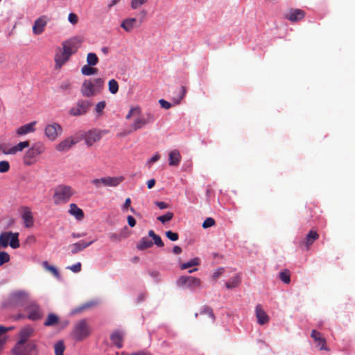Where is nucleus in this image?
Segmentation results:
<instances>
[{
	"label": "nucleus",
	"mask_w": 355,
	"mask_h": 355,
	"mask_svg": "<svg viewBox=\"0 0 355 355\" xmlns=\"http://www.w3.org/2000/svg\"><path fill=\"white\" fill-rule=\"evenodd\" d=\"M29 302V293L23 290H17L12 292L6 302V306H26Z\"/></svg>",
	"instance_id": "1"
},
{
	"label": "nucleus",
	"mask_w": 355,
	"mask_h": 355,
	"mask_svg": "<svg viewBox=\"0 0 355 355\" xmlns=\"http://www.w3.org/2000/svg\"><path fill=\"white\" fill-rule=\"evenodd\" d=\"M45 147L43 143L37 142L34 144L25 153L23 157V162L26 166H31L35 163V157L44 153Z\"/></svg>",
	"instance_id": "2"
},
{
	"label": "nucleus",
	"mask_w": 355,
	"mask_h": 355,
	"mask_svg": "<svg viewBox=\"0 0 355 355\" xmlns=\"http://www.w3.org/2000/svg\"><path fill=\"white\" fill-rule=\"evenodd\" d=\"M71 334L77 341H81L88 337L90 331L87 320L83 319L76 322Z\"/></svg>",
	"instance_id": "3"
},
{
	"label": "nucleus",
	"mask_w": 355,
	"mask_h": 355,
	"mask_svg": "<svg viewBox=\"0 0 355 355\" xmlns=\"http://www.w3.org/2000/svg\"><path fill=\"white\" fill-rule=\"evenodd\" d=\"M124 180V178L123 176L119 177H110L106 176L101 178H96L91 181V183L94 185L96 189H98L101 187H117L121 182Z\"/></svg>",
	"instance_id": "4"
},
{
	"label": "nucleus",
	"mask_w": 355,
	"mask_h": 355,
	"mask_svg": "<svg viewBox=\"0 0 355 355\" xmlns=\"http://www.w3.org/2000/svg\"><path fill=\"white\" fill-rule=\"evenodd\" d=\"M12 353V355H38V347L35 341L31 340L25 346L15 344Z\"/></svg>",
	"instance_id": "5"
},
{
	"label": "nucleus",
	"mask_w": 355,
	"mask_h": 355,
	"mask_svg": "<svg viewBox=\"0 0 355 355\" xmlns=\"http://www.w3.org/2000/svg\"><path fill=\"white\" fill-rule=\"evenodd\" d=\"M19 233L12 232H5L0 234V246L6 248L8 245L13 249L19 247V241L18 239Z\"/></svg>",
	"instance_id": "6"
},
{
	"label": "nucleus",
	"mask_w": 355,
	"mask_h": 355,
	"mask_svg": "<svg viewBox=\"0 0 355 355\" xmlns=\"http://www.w3.org/2000/svg\"><path fill=\"white\" fill-rule=\"evenodd\" d=\"M92 105V103L89 101L80 99L69 110V113L73 116H83L87 113Z\"/></svg>",
	"instance_id": "7"
},
{
	"label": "nucleus",
	"mask_w": 355,
	"mask_h": 355,
	"mask_svg": "<svg viewBox=\"0 0 355 355\" xmlns=\"http://www.w3.org/2000/svg\"><path fill=\"white\" fill-rule=\"evenodd\" d=\"M73 195L71 187L67 185H59L56 187L53 196L56 203L67 201Z\"/></svg>",
	"instance_id": "8"
},
{
	"label": "nucleus",
	"mask_w": 355,
	"mask_h": 355,
	"mask_svg": "<svg viewBox=\"0 0 355 355\" xmlns=\"http://www.w3.org/2000/svg\"><path fill=\"white\" fill-rule=\"evenodd\" d=\"M83 42V39L80 36H76L62 42L63 51L65 54L70 56L75 53Z\"/></svg>",
	"instance_id": "9"
},
{
	"label": "nucleus",
	"mask_w": 355,
	"mask_h": 355,
	"mask_svg": "<svg viewBox=\"0 0 355 355\" xmlns=\"http://www.w3.org/2000/svg\"><path fill=\"white\" fill-rule=\"evenodd\" d=\"M25 310L28 313V319L31 320H38L42 317L40 307L35 302L29 301L25 306Z\"/></svg>",
	"instance_id": "10"
},
{
	"label": "nucleus",
	"mask_w": 355,
	"mask_h": 355,
	"mask_svg": "<svg viewBox=\"0 0 355 355\" xmlns=\"http://www.w3.org/2000/svg\"><path fill=\"white\" fill-rule=\"evenodd\" d=\"M62 132V126L57 123L47 125L44 129L45 136L50 141H55Z\"/></svg>",
	"instance_id": "11"
},
{
	"label": "nucleus",
	"mask_w": 355,
	"mask_h": 355,
	"mask_svg": "<svg viewBox=\"0 0 355 355\" xmlns=\"http://www.w3.org/2000/svg\"><path fill=\"white\" fill-rule=\"evenodd\" d=\"M35 329L31 325H26L21 328L19 332V340L16 343L18 345L26 344L28 338L33 337L35 334Z\"/></svg>",
	"instance_id": "12"
},
{
	"label": "nucleus",
	"mask_w": 355,
	"mask_h": 355,
	"mask_svg": "<svg viewBox=\"0 0 355 355\" xmlns=\"http://www.w3.org/2000/svg\"><path fill=\"white\" fill-rule=\"evenodd\" d=\"M80 92L85 97L89 98L96 95V92L93 86V83L90 80H85L81 87Z\"/></svg>",
	"instance_id": "13"
},
{
	"label": "nucleus",
	"mask_w": 355,
	"mask_h": 355,
	"mask_svg": "<svg viewBox=\"0 0 355 355\" xmlns=\"http://www.w3.org/2000/svg\"><path fill=\"white\" fill-rule=\"evenodd\" d=\"M318 234L315 231L311 230L307 234L306 238L300 242V245L301 247L305 246L306 249L308 250L313 243L318 239Z\"/></svg>",
	"instance_id": "14"
},
{
	"label": "nucleus",
	"mask_w": 355,
	"mask_h": 355,
	"mask_svg": "<svg viewBox=\"0 0 355 355\" xmlns=\"http://www.w3.org/2000/svg\"><path fill=\"white\" fill-rule=\"evenodd\" d=\"M120 26L126 32L130 33L132 31L134 28L139 27V24H137V19L135 17H128L123 19Z\"/></svg>",
	"instance_id": "15"
},
{
	"label": "nucleus",
	"mask_w": 355,
	"mask_h": 355,
	"mask_svg": "<svg viewBox=\"0 0 355 355\" xmlns=\"http://www.w3.org/2000/svg\"><path fill=\"white\" fill-rule=\"evenodd\" d=\"M47 24L46 17L41 16L37 18L34 23V26H33V31L35 35L41 34L44 30V27Z\"/></svg>",
	"instance_id": "16"
},
{
	"label": "nucleus",
	"mask_w": 355,
	"mask_h": 355,
	"mask_svg": "<svg viewBox=\"0 0 355 355\" xmlns=\"http://www.w3.org/2000/svg\"><path fill=\"white\" fill-rule=\"evenodd\" d=\"M311 338L314 340V341L317 343V347L320 350H327L328 349L326 347V340L322 337L321 334L313 329L311 334Z\"/></svg>",
	"instance_id": "17"
},
{
	"label": "nucleus",
	"mask_w": 355,
	"mask_h": 355,
	"mask_svg": "<svg viewBox=\"0 0 355 355\" xmlns=\"http://www.w3.org/2000/svg\"><path fill=\"white\" fill-rule=\"evenodd\" d=\"M305 15L304 10L300 9H291L286 15V18L291 21L295 22L302 19Z\"/></svg>",
	"instance_id": "18"
},
{
	"label": "nucleus",
	"mask_w": 355,
	"mask_h": 355,
	"mask_svg": "<svg viewBox=\"0 0 355 355\" xmlns=\"http://www.w3.org/2000/svg\"><path fill=\"white\" fill-rule=\"evenodd\" d=\"M101 138V132L96 130H89L87 132L85 144L87 146H92Z\"/></svg>",
	"instance_id": "19"
},
{
	"label": "nucleus",
	"mask_w": 355,
	"mask_h": 355,
	"mask_svg": "<svg viewBox=\"0 0 355 355\" xmlns=\"http://www.w3.org/2000/svg\"><path fill=\"white\" fill-rule=\"evenodd\" d=\"M94 241H91L89 242H86L85 241H80L79 242L73 243L69 245V248L71 249V252L72 254H77L78 252L83 250L85 248L91 245Z\"/></svg>",
	"instance_id": "20"
},
{
	"label": "nucleus",
	"mask_w": 355,
	"mask_h": 355,
	"mask_svg": "<svg viewBox=\"0 0 355 355\" xmlns=\"http://www.w3.org/2000/svg\"><path fill=\"white\" fill-rule=\"evenodd\" d=\"M75 144L76 141L72 139L71 137H69L57 144L55 149L59 152H66L68 151Z\"/></svg>",
	"instance_id": "21"
},
{
	"label": "nucleus",
	"mask_w": 355,
	"mask_h": 355,
	"mask_svg": "<svg viewBox=\"0 0 355 355\" xmlns=\"http://www.w3.org/2000/svg\"><path fill=\"white\" fill-rule=\"evenodd\" d=\"M256 317L259 324H265L268 322L269 317L262 309L261 305L257 304L255 308Z\"/></svg>",
	"instance_id": "22"
},
{
	"label": "nucleus",
	"mask_w": 355,
	"mask_h": 355,
	"mask_svg": "<svg viewBox=\"0 0 355 355\" xmlns=\"http://www.w3.org/2000/svg\"><path fill=\"white\" fill-rule=\"evenodd\" d=\"M22 209L23 212L21 218L24 220L25 227L28 228L33 227L34 224V220L31 211L27 207H23Z\"/></svg>",
	"instance_id": "23"
},
{
	"label": "nucleus",
	"mask_w": 355,
	"mask_h": 355,
	"mask_svg": "<svg viewBox=\"0 0 355 355\" xmlns=\"http://www.w3.org/2000/svg\"><path fill=\"white\" fill-rule=\"evenodd\" d=\"M36 121H32L29 123L24 125L19 128H18L16 130V134L19 136L24 135L28 133H31L35 132V126L36 125Z\"/></svg>",
	"instance_id": "24"
},
{
	"label": "nucleus",
	"mask_w": 355,
	"mask_h": 355,
	"mask_svg": "<svg viewBox=\"0 0 355 355\" xmlns=\"http://www.w3.org/2000/svg\"><path fill=\"white\" fill-rule=\"evenodd\" d=\"M29 146L30 143L28 141H21L8 150H3V154L14 155L17 152L22 151L24 148L29 147Z\"/></svg>",
	"instance_id": "25"
},
{
	"label": "nucleus",
	"mask_w": 355,
	"mask_h": 355,
	"mask_svg": "<svg viewBox=\"0 0 355 355\" xmlns=\"http://www.w3.org/2000/svg\"><path fill=\"white\" fill-rule=\"evenodd\" d=\"M181 158L179 150L174 149L169 153L168 164L172 166H177L180 164Z\"/></svg>",
	"instance_id": "26"
},
{
	"label": "nucleus",
	"mask_w": 355,
	"mask_h": 355,
	"mask_svg": "<svg viewBox=\"0 0 355 355\" xmlns=\"http://www.w3.org/2000/svg\"><path fill=\"white\" fill-rule=\"evenodd\" d=\"M69 57L70 55L65 54L64 51L62 53H56L55 55V69H60L68 61Z\"/></svg>",
	"instance_id": "27"
},
{
	"label": "nucleus",
	"mask_w": 355,
	"mask_h": 355,
	"mask_svg": "<svg viewBox=\"0 0 355 355\" xmlns=\"http://www.w3.org/2000/svg\"><path fill=\"white\" fill-rule=\"evenodd\" d=\"M110 340L117 348L120 349L123 347V334L121 331H114L110 336Z\"/></svg>",
	"instance_id": "28"
},
{
	"label": "nucleus",
	"mask_w": 355,
	"mask_h": 355,
	"mask_svg": "<svg viewBox=\"0 0 355 355\" xmlns=\"http://www.w3.org/2000/svg\"><path fill=\"white\" fill-rule=\"evenodd\" d=\"M69 213L71 215L75 216L76 218L78 220H81L84 218L83 211L74 203L70 205Z\"/></svg>",
	"instance_id": "29"
},
{
	"label": "nucleus",
	"mask_w": 355,
	"mask_h": 355,
	"mask_svg": "<svg viewBox=\"0 0 355 355\" xmlns=\"http://www.w3.org/2000/svg\"><path fill=\"white\" fill-rule=\"evenodd\" d=\"M97 304V302H95V301H90V302H87L82 305H80V306L73 309L71 311V315H75L76 313H80L87 309H89L91 307H93L94 306H96Z\"/></svg>",
	"instance_id": "30"
},
{
	"label": "nucleus",
	"mask_w": 355,
	"mask_h": 355,
	"mask_svg": "<svg viewBox=\"0 0 355 355\" xmlns=\"http://www.w3.org/2000/svg\"><path fill=\"white\" fill-rule=\"evenodd\" d=\"M153 243L146 237H143L137 243V248L139 250H144L153 246Z\"/></svg>",
	"instance_id": "31"
},
{
	"label": "nucleus",
	"mask_w": 355,
	"mask_h": 355,
	"mask_svg": "<svg viewBox=\"0 0 355 355\" xmlns=\"http://www.w3.org/2000/svg\"><path fill=\"white\" fill-rule=\"evenodd\" d=\"M241 277L239 275H236L235 276L231 277L226 283V288L228 289H232L237 287L241 283Z\"/></svg>",
	"instance_id": "32"
},
{
	"label": "nucleus",
	"mask_w": 355,
	"mask_h": 355,
	"mask_svg": "<svg viewBox=\"0 0 355 355\" xmlns=\"http://www.w3.org/2000/svg\"><path fill=\"white\" fill-rule=\"evenodd\" d=\"M58 321V316L55 313H51L47 315L46 320L44 322V325L46 327H52L55 325Z\"/></svg>",
	"instance_id": "33"
},
{
	"label": "nucleus",
	"mask_w": 355,
	"mask_h": 355,
	"mask_svg": "<svg viewBox=\"0 0 355 355\" xmlns=\"http://www.w3.org/2000/svg\"><path fill=\"white\" fill-rule=\"evenodd\" d=\"M42 265H43V267L46 270H47L50 271L51 272H52V274L57 279H60V274L59 271L58 270V269L55 266L49 265V263L46 261H44Z\"/></svg>",
	"instance_id": "34"
},
{
	"label": "nucleus",
	"mask_w": 355,
	"mask_h": 355,
	"mask_svg": "<svg viewBox=\"0 0 355 355\" xmlns=\"http://www.w3.org/2000/svg\"><path fill=\"white\" fill-rule=\"evenodd\" d=\"M199 264H200V259L198 257H196L194 259H191L188 262L181 264L180 268L181 270H185V269H187V268L193 267V266H198Z\"/></svg>",
	"instance_id": "35"
},
{
	"label": "nucleus",
	"mask_w": 355,
	"mask_h": 355,
	"mask_svg": "<svg viewBox=\"0 0 355 355\" xmlns=\"http://www.w3.org/2000/svg\"><path fill=\"white\" fill-rule=\"evenodd\" d=\"M147 123L143 118H138L135 120L134 123L131 125V128L133 131H136L142 128Z\"/></svg>",
	"instance_id": "36"
},
{
	"label": "nucleus",
	"mask_w": 355,
	"mask_h": 355,
	"mask_svg": "<svg viewBox=\"0 0 355 355\" xmlns=\"http://www.w3.org/2000/svg\"><path fill=\"white\" fill-rule=\"evenodd\" d=\"M65 346L63 340H59L54 345L55 355H63Z\"/></svg>",
	"instance_id": "37"
},
{
	"label": "nucleus",
	"mask_w": 355,
	"mask_h": 355,
	"mask_svg": "<svg viewBox=\"0 0 355 355\" xmlns=\"http://www.w3.org/2000/svg\"><path fill=\"white\" fill-rule=\"evenodd\" d=\"M98 69L96 68L92 67L88 64L84 65L81 69V73L85 76H91L96 73Z\"/></svg>",
	"instance_id": "38"
},
{
	"label": "nucleus",
	"mask_w": 355,
	"mask_h": 355,
	"mask_svg": "<svg viewBox=\"0 0 355 355\" xmlns=\"http://www.w3.org/2000/svg\"><path fill=\"white\" fill-rule=\"evenodd\" d=\"M280 279L286 284L291 282V274L290 271L287 269L283 270L279 272Z\"/></svg>",
	"instance_id": "39"
},
{
	"label": "nucleus",
	"mask_w": 355,
	"mask_h": 355,
	"mask_svg": "<svg viewBox=\"0 0 355 355\" xmlns=\"http://www.w3.org/2000/svg\"><path fill=\"white\" fill-rule=\"evenodd\" d=\"M92 83H93V86L94 87V89L96 92V94H98V93L101 92V89L103 88L104 80L101 78H98L94 79V81Z\"/></svg>",
	"instance_id": "40"
},
{
	"label": "nucleus",
	"mask_w": 355,
	"mask_h": 355,
	"mask_svg": "<svg viewBox=\"0 0 355 355\" xmlns=\"http://www.w3.org/2000/svg\"><path fill=\"white\" fill-rule=\"evenodd\" d=\"M87 64L89 66H95L98 62L97 55L94 53H89L87 56Z\"/></svg>",
	"instance_id": "41"
},
{
	"label": "nucleus",
	"mask_w": 355,
	"mask_h": 355,
	"mask_svg": "<svg viewBox=\"0 0 355 355\" xmlns=\"http://www.w3.org/2000/svg\"><path fill=\"white\" fill-rule=\"evenodd\" d=\"M108 88H109V92L111 94H116L119 91V84H118L117 81L115 80L114 79L110 80L108 83Z\"/></svg>",
	"instance_id": "42"
},
{
	"label": "nucleus",
	"mask_w": 355,
	"mask_h": 355,
	"mask_svg": "<svg viewBox=\"0 0 355 355\" xmlns=\"http://www.w3.org/2000/svg\"><path fill=\"white\" fill-rule=\"evenodd\" d=\"M141 114V110L140 107H139V106L132 107L130 109L128 114L126 115L125 119L128 120L133 115H135V116H140Z\"/></svg>",
	"instance_id": "43"
},
{
	"label": "nucleus",
	"mask_w": 355,
	"mask_h": 355,
	"mask_svg": "<svg viewBox=\"0 0 355 355\" xmlns=\"http://www.w3.org/2000/svg\"><path fill=\"white\" fill-rule=\"evenodd\" d=\"M200 314L208 315L213 322L215 321V315L214 314L213 309L208 306H203Z\"/></svg>",
	"instance_id": "44"
},
{
	"label": "nucleus",
	"mask_w": 355,
	"mask_h": 355,
	"mask_svg": "<svg viewBox=\"0 0 355 355\" xmlns=\"http://www.w3.org/2000/svg\"><path fill=\"white\" fill-rule=\"evenodd\" d=\"M200 285V280L198 278L189 276V281L187 286L190 288L199 287Z\"/></svg>",
	"instance_id": "45"
},
{
	"label": "nucleus",
	"mask_w": 355,
	"mask_h": 355,
	"mask_svg": "<svg viewBox=\"0 0 355 355\" xmlns=\"http://www.w3.org/2000/svg\"><path fill=\"white\" fill-rule=\"evenodd\" d=\"M87 132L80 130L74 136L71 137L72 139L76 141V144L82 139H85L86 141Z\"/></svg>",
	"instance_id": "46"
},
{
	"label": "nucleus",
	"mask_w": 355,
	"mask_h": 355,
	"mask_svg": "<svg viewBox=\"0 0 355 355\" xmlns=\"http://www.w3.org/2000/svg\"><path fill=\"white\" fill-rule=\"evenodd\" d=\"M173 214L172 212H167L166 214L157 217V220L162 223L164 224L173 218Z\"/></svg>",
	"instance_id": "47"
},
{
	"label": "nucleus",
	"mask_w": 355,
	"mask_h": 355,
	"mask_svg": "<svg viewBox=\"0 0 355 355\" xmlns=\"http://www.w3.org/2000/svg\"><path fill=\"white\" fill-rule=\"evenodd\" d=\"M148 0H132L130 6L133 10L138 9L140 6L145 4Z\"/></svg>",
	"instance_id": "48"
},
{
	"label": "nucleus",
	"mask_w": 355,
	"mask_h": 355,
	"mask_svg": "<svg viewBox=\"0 0 355 355\" xmlns=\"http://www.w3.org/2000/svg\"><path fill=\"white\" fill-rule=\"evenodd\" d=\"M105 105L106 103L104 101H100L96 105L95 111L98 115H101L103 114V110L105 107Z\"/></svg>",
	"instance_id": "49"
},
{
	"label": "nucleus",
	"mask_w": 355,
	"mask_h": 355,
	"mask_svg": "<svg viewBox=\"0 0 355 355\" xmlns=\"http://www.w3.org/2000/svg\"><path fill=\"white\" fill-rule=\"evenodd\" d=\"M10 261V255L6 252H0V266Z\"/></svg>",
	"instance_id": "50"
},
{
	"label": "nucleus",
	"mask_w": 355,
	"mask_h": 355,
	"mask_svg": "<svg viewBox=\"0 0 355 355\" xmlns=\"http://www.w3.org/2000/svg\"><path fill=\"white\" fill-rule=\"evenodd\" d=\"M10 169V164L8 161L0 162V173H6Z\"/></svg>",
	"instance_id": "51"
},
{
	"label": "nucleus",
	"mask_w": 355,
	"mask_h": 355,
	"mask_svg": "<svg viewBox=\"0 0 355 355\" xmlns=\"http://www.w3.org/2000/svg\"><path fill=\"white\" fill-rule=\"evenodd\" d=\"M215 225V220L212 218H207L203 223H202V227L205 229L211 227Z\"/></svg>",
	"instance_id": "52"
},
{
	"label": "nucleus",
	"mask_w": 355,
	"mask_h": 355,
	"mask_svg": "<svg viewBox=\"0 0 355 355\" xmlns=\"http://www.w3.org/2000/svg\"><path fill=\"white\" fill-rule=\"evenodd\" d=\"M165 234L166 237L172 241H175L179 239L178 234L171 230L166 232Z\"/></svg>",
	"instance_id": "53"
},
{
	"label": "nucleus",
	"mask_w": 355,
	"mask_h": 355,
	"mask_svg": "<svg viewBox=\"0 0 355 355\" xmlns=\"http://www.w3.org/2000/svg\"><path fill=\"white\" fill-rule=\"evenodd\" d=\"M189 281V276H181L177 281V284L179 286H187Z\"/></svg>",
	"instance_id": "54"
},
{
	"label": "nucleus",
	"mask_w": 355,
	"mask_h": 355,
	"mask_svg": "<svg viewBox=\"0 0 355 355\" xmlns=\"http://www.w3.org/2000/svg\"><path fill=\"white\" fill-rule=\"evenodd\" d=\"M144 119L147 124L150 123H153L155 120V115L150 112H146V118H144Z\"/></svg>",
	"instance_id": "55"
},
{
	"label": "nucleus",
	"mask_w": 355,
	"mask_h": 355,
	"mask_svg": "<svg viewBox=\"0 0 355 355\" xmlns=\"http://www.w3.org/2000/svg\"><path fill=\"white\" fill-rule=\"evenodd\" d=\"M69 270L73 272H79L81 270V263L80 262L73 264V266L67 267Z\"/></svg>",
	"instance_id": "56"
},
{
	"label": "nucleus",
	"mask_w": 355,
	"mask_h": 355,
	"mask_svg": "<svg viewBox=\"0 0 355 355\" xmlns=\"http://www.w3.org/2000/svg\"><path fill=\"white\" fill-rule=\"evenodd\" d=\"M68 20L72 24H76L78 23V16L75 13H70L68 17Z\"/></svg>",
	"instance_id": "57"
},
{
	"label": "nucleus",
	"mask_w": 355,
	"mask_h": 355,
	"mask_svg": "<svg viewBox=\"0 0 355 355\" xmlns=\"http://www.w3.org/2000/svg\"><path fill=\"white\" fill-rule=\"evenodd\" d=\"M153 241H154V243L157 246V247H163L164 246V243L161 239V237L159 236V235H156L154 238H153Z\"/></svg>",
	"instance_id": "58"
},
{
	"label": "nucleus",
	"mask_w": 355,
	"mask_h": 355,
	"mask_svg": "<svg viewBox=\"0 0 355 355\" xmlns=\"http://www.w3.org/2000/svg\"><path fill=\"white\" fill-rule=\"evenodd\" d=\"M139 24L140 25L143 21H145L146 16H147V11L146 10H142L139 13Z\"/></svg>",
	"instance_id": "59"
},
{
	"label": "nucleus",
	"mask_w": 355,
	"mask_h": 355,
	"mask_svg": "<svg viewBox=\"0 0 355 355\" xmlns=\"http://www.w3.org/2000/svg\"><path fill=\"white\" fill-rule=\"evenodd\" d=\"M159 103L160 104L162 107L166 110H168L169 108L171 107V104L169 102L165 101L164 99L159 100Z\"/></svg>",
	"instance_id": "60"
},
{
	"label": "nucleus",
	"mask_w": 355,
	"mask_h": 355,
	"mask_svg": "<svg viewBox=\"0 0 355 355\" xmlns=\"http://www.w3.org/2000/svg\"><path fill=\"white\" fill-rule=\"evenodd\" d=\"M155 204L160 209H166L168 207L169 205L166 203L165 202H159V201H156L155 202Z\"/></svg>",
	"instance_id": "61"
},
{
	"label": "nucleus",
	"mask_w": 355,
	"mask_h": 355,
	"mask_svg": "<svg viewBox=\"0 0 355 355\" xmlns=\"http://www.w3.org/2000/svg\"><path fill=\"white\" fill-rule=\"evenodd\" d=\"M130 204H131L130 198H126L124 204L122 205V210L125 211L128 209H129L130 207H131Z\"/></svg>",
	"instance_id": "62"
},
{
	"label": "nucleus",
	"mask_w": 355,
	"mask_h": 355,
	"mask_svg": "<svg viewBox=\"0 0 355 355\" xmlns=\"http://www.w3.org/2000/svg\"><path fill=\"white\" fill-rule=\"evenodd\" d=\"M127 220H128V223L130 227H133L135 226L136 220H135V218L133 216H128L127 217Z\"/></svg>",
	"instance_id": "63"
},
{
	"label": "nucleus",
	"mask_w": 355,
	"mask_h": 355,
	"mask_svg": "<svg viewBox=\"0 0 355 355\" xmlns=\"http://www.w3.org/2000/svg\"><path fill=\"white\" fill-rule=\"evenodd\" d=\"M70 83L69 81H64L60 85V89L62 90H67L70 88Z\"/></svg>",
	"instance_id": "64"
}]
</instances>
